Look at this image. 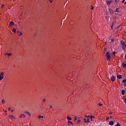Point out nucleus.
<instances>
[{
  "label": "nucleus",
  "mask_w": 126,
  "mask_h": 126,
  "mask_svg": "<svg viewBox=\"0 0 126 126\" xmlns=\"http://www.w3.org/2000/svg\"><path fill=\"white\" fill-rule=\"evenodd\" d=\"M105 57H106L107 61L108 62L110 61V60L111 59V55L109 52H106V53L105 54Z\"/></svg>",
  "instance_id": "obj_1"
},
{
  "label": "nucleus",
  "mask_w": 126,
  "mask_h": 126,
  "mask_svg": "<svg viewBox=\"0 0 126 126\" xmlns=\"http://www.w3.org/2000/svg\"><path fill=\"white\" fill-rule=\"evenodd\" d=\"M121 44L122 46L123 50H126V43H125V41H124V40H121Z\"/></svg>",
  "instance_id": "obj_2"
},
{
  "label": "nucleus",
  "mask_w": 126,
  "mask_h": 126,
  "mask_svg": "<svg viewBox=\"0 0 126 126\" xmlns=\"http://www.w3.org/2000/svg\"><path fill=\"white\" fill-rule=\"evenodd\" d=\"M4 74L2 72L0 73V80H2V79L4 78V76H3Z\"/></svg>",
  "instance_id": "obj_3"
},
{
  "label": "nucleus",
  "mask_w": 126,
  "mask_h": 126,
  "mask_svg": "<svg viewBox=\"0 0 126 126\" xmlns=\"http://www.w3.org/2000/svg\"><path fill=\"white\" fill-rule=\"evenodd\" d=\"M110 79L111 80V81H112V82H114V81H115V79H116V76H112L111 78Z\"/></svg>",
  "instance_id": "obj_4"
},
{
  "label": "nucleus",
  "mask_w": 126,
  "mask_h": 126,
  "mask_svg": "<svg viewBox=\"0 0 126 126\" xmlns=\"http://www.w3.org/2000/svg\"><path fill=\"white\" fill-rule=\"evenodd\" d=\"M9 26H12V25H14V22L13 21H10L9 24Z\"/></svg>",
  "instance_id": "obj_5"
},
{
  "label": "nucleus",
  "mask_w": 126,
  "mask_h": 126,
  "mask_svg": "<svg viewBox=\"0 0 126 126\" xmlns=\"http://www.w3.org/2000/svg\"><path fill=\"white\" fill-rule=\"evenodd\" d=\"M113 1H110V0H109V1H106V3H107V4H108V5H110V4H111V3H112V2Z\"/></svg>",
  "instance_id": "obj_6"
},
{
  "label": "nucleus",
  "mask_w": 126,
  "mask_h": 126,
  "mask_svg": "<svg viewBox=\"0 0 126 126\" xmlns=\"http://www.w3.org/2000/svg\"><path fill=\"white\" fill-rule=\"evenodd\" d=\"M9 119H11V120H13V119H15L14 116L13 115H9Z\"/></svg>",
  "instance_id": "obj_7"
},
{
  "label": "nucleus",
  "mask_w": 126,
  "mask_h": 126,
  "mask_svg": "<svg viewBox=\"0 0 126 126\" xmlns=\"http://www.w3.org/2000/svg\"><path fill=\"white\" fill-rule=\"evenodd\" d=\"M109 125H110V126H114V121L109 122Z\"/></svg>",
  "instance_id": "obj_8"
},
{
  "label": "nucleus",
  "mask_w": 126,
  "mask_h": 126,
  "mask_svg": "<svg viewBox=\"0 0 126 126\" xmlns=\"http://www.w3.org/2000/svg\"><path fill=\"white\" fill-rule=\"evenodd\" d=\"M37 118L38 119H43L44 118V116H41L40 115H39L38 116H37Z\"/></svg>",
  "instance_id": "obj_9"
},
{
  "label": "nucleus",
  "mask_w": 126,
  "mask_h": 126,
  "mask_svg": "<svg viewBox=\"0 0 126 126\" xmlns=\"http://www.w3.org/2000/svg\"><path fill=\"white\" fill-rule=\"evenodd\" d=\"M68 124L70 126V125H72V126L73 125V124H72V122H71L70 121L68 120Z\"/></svg>",
  "instance_id": "obj_10"
},
{
  "label": "nucleus",
  "mask_w": 126,
  "mask_h": 126,
  "mask_svg": "<svg viewBox=\"0 0 126 126\" xmlns=\"http://www.w3.org/2000/svg\"><path fill=\"white\" fill-rule=\"evenodd\" d=\"M117 77L118 79H122V75H117Z\"/></svg>",
  "instance_id": "obj_11"
},
{
  "label": "nucleus",
  "mask_w": 126,
  "mask_h": 126,
  "mask_svg": "<svg viewBox=\"0 0 126 126\" xmlns=\"http://www.w3.org/2000/svg\"><path fill=\"white\" fill-rule=\"evenodd\" d=\"M126 93V91H125L124 90H122V95H125V94Z\"/></svg>",
  "instance_id": "obj_12"
},
{
  "label": "nucleus",
  "mask_w": 126,
  "mask_h": 126,
  "mask_svg": "<svg viewBox=\"0 0 126 126\" xmlns=\"http://www.w3.org/2000/svg\"><path fill=\"white\" fill-rule=\"evenodd\" d=\"M22 117H23L24 118H25V115H24V114H22L20 116L19 118H22Z\"/></svg>",
  "instance_id": "obj_13"
},
{
  "label": "nucleus",
  "mask_w": 126,
  "mask_h": 126,
  "mask_svg": "<svg viewBox=\"0 0 126 126\" xmlns=\"http://www.w3.org/2000/svg\"><path fill=\"white\" fill-rule=\"evenodd\" d=\"M122 66L123 67H125V68H126V63H122Z\"/></svg>",
  "instance_id": "obj_14"
},
{
  "label": "nucleus",
  "mask_w": 126,
  "mask_h": 126,
  "mask_svg": "<svg viewBox=\"0 0 126 126\" xmlns=\"http://www.w3.org/2000/svg\"><path fill=\"white\" fill-rule=\"evenodd\" d=\"M25 113H26V114H28V115H29V116H31V114H30V112H28V111H26Z\"/></svg>",
  "instance_id": "obj_15"
},
{
  "label": "nucleus",
  "mask_w": 126,
  "mask_h": 126,
  "mask_svg": "<svg viewBox=\"0 0 126 126\" xmlns=\"http://www.w3.org/2000/svg\"><path fill=\"white\" fill-rule=\"evenodd\" d=\"M5 55H7L8 57L11 56V53H6Z\"/></svg>",
  "instance_id": "obj_16"
},
{
  "label": "nucleus",
  "mask_w": 126,
  "mask_h": 126,
  "mask_svg": "<svg viewBox=\"0 0 126 126\" xmlns=\"http://www.w3.org/2000/svg\"><path fill=\"white\" fill-rule=\"evenodd\" d=\"M67 120H68L69 121H70V120H71V117H70L69 116H67Z\"/></svg>",
  "instance_id": "obj_17"
},
{
  "label": "nucleus",
  "mask_w": 126,
  "mask_h": 126,
  "mask_svg": "<svg viewBox=\"0 0 126 126\" xmlns=\"http://www.w3.org/2000/svg\"><path fill=\"white\" fill-rule=\"evenodd\" d=\"M116 12H120V9L119 8H116Z\"/></svg>",
  "instance_id": "obj_18"
},
{
  "label": "nucleus",
  "mask_w": 126,
  "mask_h": 126,
  "mask_svg": "<svg viewBox=\"0 0 126 126\" xmlns=\"http://www.w3.org/2000/svg\"><path fill=\"white\" fill-rule=\"evenodd\" d=\"M1 103L2 104H4V103H5V101L4 100V99H2Z\"/></svg>",
  "instance_id": "obj_19"
},
{
  "label": "nucleus",
  "mask_w": 126,
  "mask_h": 126,
  "mask_svg": "<svg viewBox=\"0 0 126 126\" xmlns=\"http://www.w3.org/2000/svg\"><path fill=\"white\" fill-rule=\"evenodd\" d=\"M113 26H114V23H113L111 26V30H113Z\"/></svg>",
  "instance_id": "obj_20"
},
{
  "label": "nucleus",
  "mask_w": 126,
  "mask_h": 126,
  "mask_svg": "<svg viewBox=\"0 0 126 126\" xmlns=\"http://www.w3.org/2000/svg\"><path fill=\"white\" fill-rule=\"evenodd\" d=\"M12 32H14V33H15L16 32V30L15 29H13Z\"/></svg>",
  "instance_id": "obj_21"
},
{
  "label": "nucleus",
  "mask_w": 126,
  "mask_h": 126,
  "mask_svg": "<svg viewBox=\"0 0 126 126\" xmlns=\"http://www.w3.org/2000/svg\"><path fill=\"white\" fill-rule=\"evenodd\" d=\"M89 118H88V119H87V120H86V121H84V123H89Z\"/></svg>",
  "instance_id": "obj_22"
},
{
  "label": "nucleus",
  "mask_w": 126,
  "mask_h": 126,
  "mask_svg": "<svg viewBox=\"0 0 126 126\" xmlns=\"http://www.w3.org/2000/svg\"><path fill=\"white\" fill-rule=\"evenodd\" d=\"M108 10H109V11H110V12L111 13H113V12L112 11V9H111L108 8Z\"/></svg>",
  "instance_id": "obj_23"
},
{
  "label": "nucleus",
  "mask_w": 126,
  "mask_h": 126,
  "mask_svg": "<svg viewBox=\"0 0 126 126\" xmlns=\"http://www.w3.org/2000/svg\"><path fill=\"white\" fill-rule=\"evenodd\" d=\"M122 82H123V83H126V79L123 80V81H122Z\"/></svg>",
  "instance_id": "obj_24"
},
{
  "label": "nucleus",
  "mask_w": 126,
  "mask_h": 126,
  "mask_svg": "<svg viewBox=\"0 0 126 126\" xmlns=\"http://www.w3.org/2000/svg\"><path fill=\"white\" fill-rule=\"evenodd\" d=\"M77 118L76 117H74V121L75 122V121H77Z\"/></svg>",
  "instance_id": "obj_25"
},
{
  "label": "nucleus",
  "mask_w": 126,
  "mask_h": 126,
  "mask_svg": "<svg viewBox=\"0 0 126 126\" xmlns=\"http://www.w3.org/2000/svg\"><path fill=\"white\" fill-rule=\"evenodd\" d=\"M22 35H23V33L22 32H20V34H19V36H21Z\"/></svg>",
  "instance_id": "obj_26"
},
{
  "label": "nucleus",
  "mask_w": 126,
  "mask_h": 126,
  "mask_svg": "<svg viewBox=\"0 0 126 126\" xmlns=\"http://www.w3.org/2000/svg\"><path fill=\"white\" fill-rule=\"evenodd\" d=\"M116 126H121V125L120 124H119L118 123H117Z\"/></svg>",
  "instance_id": "obj_27"
},
{
  "label": "nucleus",
  "mask_w": 126,
  "mask_h": 126,
  "mask_svg": "<svg viewBox=\"0 0 126 126\" xmlns=\"http://www.w3.org/2000/svg\"><path fill=\"white\" fill-rule=\"evenodd\" d=\"M81 121V120H79L78 121H77V124H79V123H80V122Z\"/></svg>",
  "instance_id": "obj_28"
},
{
  "label": "nucleus",
  "mask_w": 126,
  "mask_h": 126,
  "mask_svg": "<svg viewBox=\"0 0 126 126\" xmlns=\"http://www.w3.org/2000/svg\"><path fill=\"white\" fill-rule=\"evenodd\" d=\"M118 1H119V0H115V3H117V2H118Z\"/></svg>",
  "instance_id": "obj_29"
},
{
  "label": "nucleus",
  "mask_w": 126,
  "mask_h": 126,
  "mask_svg": "<svg viewBox=\"0 0 126 126\" xmlns=\"http://www.w3.org/2000/svg\"><path fill=\"white\" fill-rule=\"evenodd\" d=\"M91 9H94V7L93 6H91Z\"/></svg>",
  "instance_id": "obj_30"
},
{
  "label": "nucleus",
  "mask_w": 126,
  "mask_h": 126,
  "mask_svg": "<svg viewBox=\"0 0 126 126\" xmlns=\"http://www.w3.org/2000/svg\"><path fill=\"white\" fill-rule=\"evenodd\" d=\"M99 106H103V104L98 103Z\"/></svg>",
  "instance_id": "obj_31"
},
{
  "label": "nucleus",
  "mask_w": 126,
  "mask_h": 126,
  "mask_svg": "<svg viewBox=\"0 0 126 126\" xmlns=\"http://www.w3.org/2000/svg\"><path fill=\"white\" fill-rule=\"evenodd\" d=\"M54 0H49V1H50V2H51V3H52V2H53V1Z\"/></svg>",
  "instance_id": "obj_32"
},
{
  "label": "nucleus",
  "mask_w": 126,
  "mask_h": 126,
  "mask_svg": "<svg viewBox=\"0 0 126 126\" xmlns=\"http://www.w3.org/2000/svg\"><path fill=\"white\" fill-rule=\"evenodd\" d=\"M124 86H125V87H126V83L124 84Z\"/></svg>",
  "instance_id": "obj_33"
},
{
  "label": "nucleus",
  "mask_w": 126,
  "mask_h": 126,
  "mask_svg": "<svg viewBox=\"0 0 126 126\" xmlns=\"http://www.w3.org/2000/svg\"><path fill=\"white\" fill-rule=\"evenodd\" d=\"M125 1H126V0H123V1H122V3L125 2Z\"/></svg>",
  "instance_id": "obj_34"
},
{
  "label": "nucleus",
  "mask_w": 126,
  "mask_h": 126,
  "mask_svg": "<svg viewBox=\"0 0 126 126\" xmlns=\"http://www.w3.org/2000/svg\"><path fill=\"white\" fill-rule=\"evenodd\" d=\"M10 109H11V108L9 107L8 109V111H10Z\"/></svg>",
  "instance_id": "obj_35"
},
{
  "label": "nucleus",
  "mask_w": 126,
  "mask_h": 126,
  "mask_svg": "<svg viewBox=\"0 0 126 126\" xmlns=\"http://www.w3.org/2000/svg\"><path fill=\"white\" fill-rule=\"evenodd\" d=\"M87 118H91V116L89 115V116H87Z\"/></svg>",
  "instance_id": "obj_36"
},
{
  "label": "nucleus",
  "mask_w": 126,
  "mask_h": 126,
  "mask_svg": "<svg viewBox=\"0 0 126 126\" xmlns=\"http://www.w3.org/2000/svg\"><path fill=\"white\" fill-rule=\"evenodd\" d=\"M124 102H125V103H126V98L124 99Z\"/></svg>",
  "instance_id": "obj_37"
},
{
  "label": "nucleus",
  "mask_w": 126,
  "mask_h": 126,
  "mask_svg": "<svg viewBox=\"0 0 126 126\" xmlns=\"http://www.w3.org/2000/svg\"><path fill=\"white\" fill-rule=\"evenodd\" d=\"M91 121H93L92 116H91Z\"/></svg>",
  "instance_id": "obj_38"
},
{
  "label": "nucleus",
  "mask_w": 126,
  "mask_h": 126,
  "mask_svg": "<svg viewBox=\"0 0 126 126\" xmlns=\"http://www.w3.org/2000/svg\"><path fill=\"white\" fill-rule=\"evenodd\" d=\"M111 41H112V42H114V38H112V39H111Z\"/></svg>",
  "instance_id": "obj_39"
},
{
  "label": "nucleus",
  "mask_w": 126,
  "mask_h": 126,
  "mask_svg": "<svg viewBox=\"0 0 126 126\" xmlns=\"http://www.w3.org/2000/svg\"><path fill=\"white\" fill-rule=\"evenodd\" d=\"M43 101V102H45L46 101V99L44 98Z\"/></svg>",
  "instance_id": "obj_40"
},
{
  "label": "nucleus",
  "mask_w": 126,
  "mask_h": 126,
  "mask_svg": "<svg viewBox=\"0 0 126 126\" xmlns=\"http://www.w3.org/2000/svg\"><path fill=\"white\" fill-rule=\"evenodd\" d=\"M1 7H3V6H4V4H2V5H1Z\"/></svg>",
  "instance_id": "obj_41"
},
{
  "label": "nucleus",
  "mask_w": 126,
  "mask_h": 126,
  "mask_svg": "<svg viewBox=\"0 0 126 126\" xmlns=\"http://www.w3.org/2000/svg\"><path fill=\"white\" fill-rule=\"evenodd\" d=\"M84 122H86V119L84 118Z\"/></svg>",
  "instance_id": "obj_42"
},
{
  "label": "nucleus",
  "mask_w": 126,
  "mask_h": 126,
  "mask_svg": "<svg viewBox=\"0 0 126 126\" xmlns=\"http://www.w3.org/2000/svg\"><path fill=\"white\" fill-rule=\"evenodd\" d=\"M109 120V117L106 118V121H108Z\"/></svg>",
  "instance_id": "obj_43"
},
{
  "label": "nucleus",
  "mask_w": 126,
  "mask_h": 126,
  "mask_svg": "<svg viewBox=\"0 0 126 126\" xmlns=\"http://www.w3.org/2000/svg\"><path fill=\"white\" fill-rule=\"evenodd\" d=\"M20 32H19V31H18V32H17L18 34H19V33H20Z\"/></svg>",
  "instance_id": "obj_44"
},
{
  "label": "nucleus",
  "mask_w": 126,
  "mask_h": 126,
  "mask_svg": "<svg viewBox=\"0 0 126 126\" xmlns=\"http://www.w3.org/2000/svg\"><path fill=\"white\" fill-rule=\"evenodd\" d=\"M114 55H116V52H113Z\"/></svg>",
  "instance_id": "obj_45"
},
{
  "label": "nucleus",
  "mask_w": 126,
  "mask_h": 126,
  "mask_svg": "<svg viewBox=\"0 0 126 126\" xmlns=\"http://www.w3.org/2000/svg\"><path fill=\"white\" fill-rule=\"evenodd\" d=\"M92 118L94 119V118H95V117H94V116H92Z\"/></svg>",
  "instance_id": "obj_46"
},
{
  "label": "nucleus",
  "mask_w": 126,
  "mask_h": 126,
  "mask_svg": "<svg viewBox=\"0 0 126 126\" xmlns=\"http://www.w3.org/2000/svg\"><path fill=\"white\" fill-rule=\"evenodd\" d=\"M3 111L5 112H7V111H6V110H3Z\"/></svg>",
  "instance_id": "obj_47"
},
{
  "label": "nucleus",
  "mask_w": 126,
  "mask_h": 126,
  "mask_svg": "<svg viewBox=\"0 0 126 126\" xmlns=\"http://www.w3.org/2000/svg\"><path fill=\"white\" fill-rule=\"evenodd\" d=\"M35 36H36V33L34 34V37H35Z\"/></svg>",
  "instance_id": "obj_48"
},
{
  "label": "nucleus",
  "mask_w": 126,
  "mask_h": 126,
  "mask_svg": "<svg viewBox=\"0 0 126 126\" xmlns=\"http://www.w3.org/2000/svg\"><path fill=\"white\" fill-rule=\"evenodd\" d=\"M11 112H13V109L11 111Z\"/></svg>",
  "instance_id": "obj_49"
},
{
  "label": "nucleus",
  "mask_w": 126,
  "mask_h": 126,
  "mask_svg": "<svg viewBox=\"0 0 126 126\" xmlns=\"http://www.w3.org/2000/svg\"><path fill=\"white\" fill-rule=\"evenodd\" d=\"M52 105H50V108H52Z\"/></svg>",
  "instance_id": "obj_50"
},
{
  "label": "nucleus",
  "mask_w": 126,
  "mask_h": 126,
  "mask_svg": "<svg viewBox=\"0 0 126 126\" xmlns=\"http://www.w3.org/2000/svg\"><path fill=\"white\" fill-rule=\"evenodd\" d=\"M110 114H112V112L110 113Z\"/></svg>",
  "instance_id": "obj_51"
},
{
  "label": "nucleus",
  "mask_w": 126,
  "mask_h": 126,
  "mask_svg": "<svg viewBox=\"0 0 126 126\" xmlns=\"http://www.w3.org/2000/svg\"><path fill=\"white\" fill-rule=\"evenodd\" d=\"M125 92H126V89H125Z\"/></svg>",
  "instance_id": "obj_52"
},
{
  "label": "nucleus",
  "mask_w": 126,
  "mask_h": 126,
  "mask_svg": "<svg viewBox=\"0 0 126 126\" xmlns=\"http://www.w3.org/2000/svg\"><path fill=\"white\" fill-rule=\"evenodd\" d=\"M120 0H118V1H119Z\"/></svg>",
  "instance_id": "obj_53"
}]
</instances>
